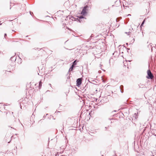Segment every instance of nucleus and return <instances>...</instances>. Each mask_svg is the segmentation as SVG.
<instances>
[{
    "label": "nucleus",
    "mask_w": 156,
    "mask_h": 156,
    "mask_svg": "<svg viewBox=\"0 0 156 156\" xmlns=\"http://www.w3.org/2000/svg\"><path fill=\"white\" fill-rule=\"evenodd\" d=\"M90 8V7H89L88 5L85 6L81 12V14L83 16L85 15L87 13V12L88 10V8Z\"/></svg>",
    "instance_id": "1"
},
{
    "label": "nucleus",
    "mask_w": 156,
    "mask_h": 156,
    "mask_svg": "<svg viewBox=\"0 0 156 156\" xmlns=\"http://www.w3.org/2000/svg\"><path fill=\"white\" fill-rule=\"evenodd\" d=\"M147 76L146 77L148 79H152L154 77L151 71L148 69L147 71Z\"/></svg>",
    "instance_id": "2"
},
{
    "label": "nucleus",
    "mask_w": 156,
    "mask_h": 156,
    "mask_svg": "<svg viewBox=\"0 0 156 156\" xmlns=\"http://www.w3.org/2000/svg\"><path fill=\"white\" fill-rule=\"evenodd\" d=\"M82 78H80L77 79L76 81V86L78 87H79L81 85L82 82Z\"/></svg>",
    "instance_id": "3"
},
{
    "label": "nucleus",
    "mask_w": 156,
    "mask_h": 156,
    "mask_svg": "<svg viewBox=\"0 0 156 156\" xmlns=\"http://www.w3.org/2000/svg\"><path fill=\"white\" fill-rule=\"evenodd\" d=\"M140 34V33L141 34H142V36H143V32L141 31V30H140V32L139 31H136V33L134 34V37L136 36H137V35L136 34Z\"/></svg>",
    "instance_id": "4"
},
{
    "label": "nucleus",
    "mask_w": 156,
    "mask_h": 156,
    "mask_svg": "<svg viewBox=\"0 0 156 156\" xmlns=\"http://www.w3.org/2000/svg\"><path fill=\"white\" fill-rule=\"evenodd\" d=\"M77 17H78V19H79L78 20H78H79V21L80 22H81V19H82L83 18H84V17L83 16H81V15L78 16H77Z\"/></svg>",
    "instance_id": "5"
},
{
    "label": "nucleus",
    "mask_w": 156,
    "mask_h": 156,
    "mask_svg": "<svg viewBox=\"0 0 156 156\" xmlns=\"http://www.w3.org/2000/svg\"><path fill=\"white\" fill-rule=\"evenodd\" d=\"M10 60L12 62L15 61L16 59V57L15 56H12L10 59Z\"/></svg>",
    "instance_id": "6"
},
{
    "label": "nucleus",
    "mask_w": 156,
    "mask_h": 156,
    "mask_svg": "<svg viewBox=\"0 0 156 156\" xmlns=\"http://www.w3.org/2000/svg\"><path fill=\"white\" fill-rule=\"evenodd\" d=\"M139 87L140 88H143L144 87H146L145 85L141 83L139 84Z\"/></svg>",
    "instance_id": "7"
},
{
    "label": "nucleus",
    "mask_w": 156,
    "mask_h": 156,
    "mask_svg": "<svg viewBox=\"0 0 156 156\" xmlns=\"http://www.w3.org/2000/svg\"><path fill=\"white\" fill-rule=\"evenodd\" d=\"M74 67H75V66H73V65H72L69 68V71H72L73 70V69Z\"/></svg>",
    "instance_id": "8"
},
{
    "label": "nucleus",
    "mask_w": 156,
    "mask_h": 156,
    "mask_svg": "<svg viewBox=\"0 0 156 156\" xmlns=\"http://www.w3.org/2000/svg\"><path fill=\"white\" fill-rule=\"evenodd\" d=\"M133 28H132L131 29H129V30L130 31H129L128 32H125V33L128 34V35H130V34L131 33V32L132 31V30H133Z\"/></svg>",
    "instance_id": "9"
},
{
    "label": "nucleus",
    "mask_w": 156,
    "mask_h": 156,
    "mask_svg": "<svg viewBox=\"0 0 156 156\" xmlns=\"http://www.w3.org/2000/svg\"><path fill=\"white\" fill-rule=\"evenodd\" d=\"M76 64V60H75L73 63L72 65L75 66Z\"/></svg>",
    "instance_id": "10"
},
{
    "label": "nucleus",
    "mask_w": 156,
    "mask_h": 156,
    "mask_svg": "<svg viewBox=\"0 0 156 156\" xmlns=\"http://www.w3.org/2000/svg\"><path fill=\"white\" fill-rule=\"evenodd\" d=\"M42 86V82L41 81H40L39 82V88H40Z\"/></svg>",
    "instance_id": "11"
},
{
    "label": "nucleus",
    "mask_w": 156,
    "mask_h": 156,
    "mask_svg": "<svg viewBox=\"0 0 156 156\" xmlns=\"http://www.w3.org/2000/svg\"><path fill=\"white\" fill-rule=\"evenodd\" d=\"M123 87V86L122 85H121L120 86V91H121V92L122 93L123 92V90H121V88H122V87Z\"/></svg>",
    "instance_id": "12"
},
{
    "label": "nucleus",
    "mask_w": 156,
    "mask_h": 156,
    "mask_svg": "<svg viewBox=\"0 0 156 156\" xmlns=\"http://www.w3.org/2000/svg\"><path fill=\"white\" fill-rule=\"evenodd\" d=\"M122 19L121 17H120L119 18H117L116 19V21L117 22L119 21L120 20V19Z\"/></svg>",
    "instance_id": "13"
},
{
    "label": "nucleus",
    "mask_w": 156,
    "mask_h": 156,
    "mask_svg": "<svg viewBox=\"0 0 156 156\" xmlns=\"http://www.w3.org/2000/svg\"><path fill=\"white\" fill-rule=\"evenodd\" d=\"M5 113L6 114V116H7V115H8L9 114H10V113L9 112H8V111H7V112H5Z\"/></svg>",
    "instance_id": "14"
},
{
    "label": "nucleus",
    "mask_w": 156,
    "mask_h": 156,
    "mask_svg": "<svg viewBox=\"0 0 156 156\" xmlns=\"http://www.w3.org/2000/svg\"><path fill=\"white\" fill-rule=\"evenodd\" d=\"M131 16V15L130 14H129L128 15H126L124 16L125 17H126L127 16Z\"/></svg>",
    "instance_id": "15"
},
{
    "label": "nucleus",
    "mask_w": 156,
    "mask_h": 156,
    "mask_svg": "<svg viewBox=\"0 0 156 156\" xmlns=\"http://www.w3.org/2000/svg\"><path fill=\"white\" fill-rule=\"evenodd\" d=\"M134 115L135 116V119H136V118L138 117L137 115V114L135 113L134 114Z\"/></svg>",
    "instance_id": "16"
},
{
    "label": "nucleus",
    "mask_w": 156,
    "mask_h": 156,
    "mask_svg": "<svg viewBox=\"0 0 156 156\" xmlns=\"http://www.w3.org/2000/svg\"><path fill=\"white\" fill-rule=\"evenodd\" d=\"M144 21H144H144H143V22H142V23H141V25L140 26H142V25L144 24Z\"/></svg>",
    "instance_id": "17"
},
{
    "label": "nucleus",
    "mask_w": 156,
    "mask_h": 156,
    "mask_svg": "<svg viewBox=\"0 0 156 156\" xmlns=\"http://www.w3.org/2000/svg\"><path fill=\"white\" fill-rule=\"evenodd\" d=\"M116 53H117V52L116 51L115 52H114L112 54V55H115V54Z\"/></svg>",
    "instance_id": "18"
},
{
    "label": "nucleus",
    "mask_w": 156,
    "mask_h": 156,
    "mask_svg": "<svg viewBox=\"0 0 156 156\" xmlns=\"http://www.w3.org/2000/svg\"><path fill=\"white\" fill-rule=\"evenodd\" d=\"M109 126H108L107 127H105V130H107V129L109 127Z\"/></svg>",
    "instance_id": "19"
},
{
    "label": "nucleus",
    "mask_w": 156,
    "mask_h": 156,
    "mask_svg": "<svg viewBox=\"0 0 156 156\" xmlns=\"http://www.w3.org/2000/svg\"><path fill=\"white\" fill-rule=\"evenodd\" d=\"M129 18H127L126 19V20L127 22L129 21Z\"/></svg>",
    "instance_id": "20"
},
{
    "label": "nucleus",
    "mask_w": 156,
    "mask_h": 156,
    "mask_svg": "<svg viewBox=\"0 0 156 156\" xmlns=\"http://www.w3.org/2000/svg\"><path fill=\"white\" fill-rule=\"evenodd\" d=\"M6 36H7L6 34H4V37H5H5Z\"/></svg>",
    "instance_id": "21"
},
{
    "label": "nucleus",
    "mask_w": 156,
    "mask_h": 156,
    "mask_svg": "<svg viewBox=\"0 0 156 156\" xmlns=\"http://www.w3.org/2000/svg\"><path fill=\"white\" fill-rule=\"evenodd\" d=\"M45 117H46V116H45V115H44L43 116V119H44V118H45Z\"/></svg>",
    "instance_id": "22"
},
{
    "label": "nucleus",
    "mask_w": 156,
    "mask_h": 156,
    "mask_svg": "<svg viewBox=\"0 0 156 156\" xmlns=\"http://www.w3.org/2000/svg\"><path fill=\"white\" fill-rule=\"evenodd\" d=\"M59 156V155L58 154H55V156Z\"/></svg>",
    "instance_id": "23"
},
{
    "label": "nucleus",
    "mask_w": 156,
    "mask_h": 156,
    "mask_svg": "<svg viewBox=\"0 0 156 156\" xmlns=\"http://www.w3.org/2000/svg\"><path fill=\"white\" fill-rule=\"evenodd\" d=\"M93 133L92 132H90V135H91V134H92V133Z\"/></svg>",
    "instance_id": "24"
},
{
    "label": "nucleus",
    "mask_w": 156,
    "mask_h": 156,
    "mask_svg": "<svg viewBox=\"0 0 156 156\" xmlns=\"http://www.w3.org/2000/svg\"><path fill=\"white\" fill-rule=\"evenodd\" d=\"M98 72H99V73H100L101 72V71H98Z\"/></svg>",
    "instance_id": "25"
},
{
    "label": "nucleus",
    "mask_w": 156,
    "mask_h": 156,
    "mask_svg": "<svg viewBox=\"0 0 156 156\" xmlns=\"http://www.w3.org/2000/svg\"><path fill=\"white\" fill-rule=\"evenodd\" d=\"M113 156H116V154H115L114 155H113Z\"/></svg>",
    "instance_id": "26"
},
{
    "label": "nucleus",
    "mask_w": 156,
    "mask_h": 156,
    "mask_svg": "<svg viewBox=\"0 0 156 156\" xmlns=\"http://www.w3.org/2000/svg\"><path fill=\"white\" fill-rule=\"evenodd\" d=\"M7 105V104H4V106H5H5H6Z\"/></svg>",
    "instance_id": "27"
},
{
    "label": "nucleus",
    "mask_w": 156,
    "mask_h": 156,
    "mask_svg": "<svg viewBox=\"0 0 156 156\" xmlns=\"http://www.w3.org/2000/svg\"><path fill=\"white\" fill-rule=\"evenodd\" d=\"M113 112H116V110H114V111H113Z\"/></svg>",
    "instance_id": "28"
},
{
    "label": "nucleus",
    "mask_w": 156,
    "mask_h": 156,
    "mask_svg": "<svg viewBox=\"0 0 156 156\" xmlns=\"http://www.w3.org/2000/svg\"><path fill=\"white\" fill-rule=\"evenodd\" d=\"M48 115V114H46V115Z\"/></svg>",
    "instance_id": "29"
},
{
    "label": "nucleus",
    "mask_w": 156,
    "mask_h": 156,
    "mask_svg": "<svg viewBox=\"0 0 156 156\" xmlns=\"http://www.w3.org/2000/svg\"><path fill=\"white\" fill-rule=\"evenodd\" d=\"M12 21V20H9V21H10V22L11 21Z\"/></svg>",
    "instance_id": "30"
},
{
    "label": "nucleus",
    "mask_w": 156,
    "mask_h": 156,
    "mask_svg": "<svg viewBox=\"0 0 156 156\" xmlns=\"http://www.w3.org/2000/svg\"><path fill=\"white\" fill-rule=\"evenodd\" d=\"M31 12H30V14L31 15H31Z\"/></svg>",
    "instance_id": "31"
},
{
    "label": "nucleus",
    "mask_w": 156,
    "mask_h": 156,
    "mask_svg": "<svg viewBox=\"0 0 156 156\" xmlns=\"http://www.w3.org/2000/svg\"><path fill=\"white\" fill-rule=\"evenodd\" d=\"M2 23H1L0 24V25H1L2 24Z\"/></svg>",
    "instance_id": "32"
},
{
    "label": "nucleus",
    "mask_w": 156,
    "mask_h": 156,
    "mask_svg": "<svg viewBox=\"0 0 156 156\" xmlns=\"http://www.w3.org/2000/svg\"><path fill=\"white\" fill-rule=\"evenodd\" d=\"M59 112V111H58L57 112Z\"/></svg>",
    "instance_id": "33"
},
{
    "label": "nucleus",
    "mask_w": 156,
    "mask_h": 156,
    "mask_svg": "<svg viewBox=\"0 0 156 156\" xmlns=\"http://www.w3.org/2000/svg\"><path fill=\"white\" fill-rule=\"evenodd\" d=\"M4 108L5 109V107H4Z\"/></svg>",
    "instance_id": "34"
},
{
    "label": "nucleus",
    "mask_w": 156,
    "mask_h": 156,
    "mask_svg": "<svg viewBox=\"0 0 156 156\" xmlns=\"http://www.w3.org/2000/svg\"><path fill=\"white\" fill-rule=\"evenodd\" d=\"M111 119H109V120H111Z\"/></svg>",
    "instance_id": "35"
},
{
    "label": "nucleus",
    "mask_w": 156,
    "mask_h": 156,
    "mask_svg": "<svg viewBox=\"0 0 156 156\" xmlns=\"http://www.w3.org/2000/svg\"><path fill=\"white\" fill-rule=\"evenodd\" d=\"M12 114H13V112H12Z\"/></svg>",
    "instance_id": "36"
},
{
    "label": "nucleus",
    "mask_w": 156,
    "mask_h": 156,
    "mask_svg": "<svg viewBox=\"0 0 156 156\" xmlns=\"http://www.w3.org/2000/svg\"><path fill=\"white\" fill-rule=\"evenodd\" d=\"M133 40H134V41L135 40L134 38H133Z\"/></svg>",
    "instance_id": "37"
},
{
    "label": "nucleus",
    "mask_w": 156,
    "mask_h": 156,
    "mask_svg": "<svg viewBox=\"0 0 156 156\" xmlns=\"http://www.w3.org/2000/svg\"><path fill=\"white\" fill-rule=\"evenodd\" d=\"M154 129H156V128Z\"/></svg>",
    "instance_id": "38"
},
{
    "label": "nucleus",
    "mask_w": 156,
    "mask_h": 156,
    "mask_svg": "<svg viewBox=\"0 0 156 156\" xmlns=\"http://www.w3.org/2000/svg\"><path fill=\"white\" fill-rule=\"evenodd\" d=\"M92 81H94V80H92Z\"/></svg>",
    "instance_id": "39"
},
{
    "label": "nucleus",
    "mask_w": 156,
    "mask_h": 156,
    "mask_svg": "<svg viewBox=\"0 0 156 156\" xmlns=\"http://www.w3.org/2000/svg\"><path fill=\"white\" fill-rule=\"evenodd\" d=\"M49 85H51V84H49Z\"/></svg>",
    "instance_id": "40"
},
{
    "label": "nucleus",
    "mask_w": 156,
    "mask_h": 156,
    "mask_svg": "<svg viewBox=\"0 0 156 156\" xmlns=\"http://www.w3.org/2000/svg\"><path fill=\"white\" fill-rule=\"evenodd\" d=\"M38 49H39L38 48H37V49H38V50H39Z\"/></svg>",
    "instance_id": "41"
},
{
    "label": "nucleus",
    "mask_w": 156,
    "mask_h": 156,
    "mask_svg": "<svg viewBox=\"0 0 156 156\" xmlns=\"http://www.w3.org/2000/svg\"><path fill=\"white\" fill-rule=\"evenodd\" d=\"M101 156H103V155H102Z\"/></svg>",
    "instance_id": "42"
},
{
    "label": "nucleus",
    "mask_w": 156,
    "mask_h": 156,
    "mask_svg": "<svg viewBox=\"0 0 156 156\" xmlns=\"http://www.w3.org/2000/svg\"><path fill=\"white\" fill-rule=\"evenodd\" d=\"M1 22V21H0V22Z\"/></svg>",
    "instance_id": "43"
}]
</instances>
